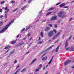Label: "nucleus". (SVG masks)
<instances>
[{
    "label": "nucleus",
    "instance_id": "obj_1",
    "mask_svg": "<svg viewBox=\"0 0 74 74\" xmlns=\"http://www.w3.org/2000/svg\"><path fill=\"white\" fill-rule=\"evenodd\" d=\"M14 22V20H13L12 21H11L9 24L7 25L4 28H3L2 30H0V33H2L4 31H5L7 29L8 27L10 26V25L12 23H13Z\"/></svg>",
    "mask_w": 74,
    "mask_h": 74
},
{
    "label": "nucleus",
    "instance_id": "obj_2",
    "mask_svg": "<svg viewBox=\"0 0 74 74\" xmlns=\"http://www.w3.org/2000/svg\"><path fill=\"white\" fill-rule=\"evenodd\" d=\"M53 32H55V34L56 33V30L55 29H53V31H50L48 32V37H52V36L53 34Z\"/></svg>",
    "mask_w": 74,
    "mask_h": 74
},
{
    "label": "nucleus",
    "instance_id": "obj_3",
    "mask_svg": "<svg viewBox=\"0 0 74 74\" xmlns=\"http://www.w3.org/2000/svg\"><path fill=\"white\" fill-rule=\"evenodd\" d=\"M71 62V60H68L64 62V66H66L69 63H70Z\"/></svg>",
    "mask_w": 74,
    "mask_h": 74
},
{
    "label": "nucleus",
    "instance_id": "obj_4",
    "mask_svg": "<svg viewBox=\"0 0 74 74\" xmlns=\"http://www.w3.org/2000/svg\"><path fill=\"white\" fill-rule=\"evenodd\" d=\"M55 20H57V16H52L50 19L51 21H55Z\"/></svg>",
    "mask_w": 74,
    "mask_h": 74
},
{
    "label": "nucleus",
    "instance_id": "obj_5",
    "mask_svg": "<svg viewBox=\"0 0 74 74\" xmlns=\"http://www.w3.org/2000/svg\"><path fill=\"white\" fill-rule=\"evenodd\" d=\"M63 13H64L63 12H62V11H61L59 12L58 13V17H61L62 16L61 15H62V14H63Z\"/></svg>",
    "mask_w": 74,
    "mask_h": 74
},
{
    "label": "nucleus",
    "instance_id": "obj_6",
    "mask_svg": "<svg viewBox=\"0 0 74 74\" xmlns=\"http://www.w3.org/2000/svg\"><path fill=\"white\" fill-rule=\"evenodd\" d=\"M69 45V44L68 43V42H67V40H66V42H65L64 48H66L68 47Z\"/></svg>",
    "mask_w": 74,
    "mask_h": 74
},
{
    "label": "nucleus",
    "instance_id": "obj_7",
    "mask_svg": "<svg viewBox=\"0 0 74 74\" xmlns=\"http://www.w3.org/2000/svg\"><path fill=\"white\" fill-rule=\"evenodd\" d=\"M53 47V45H52V46H50V47H49L47 49V50L44 51V52H47V51H48V50H49V49H51V48H52V47Z\"/></svg>",
    "mask_w": 74,
    "mask_h": 74
},
{
    "label": "nucleus",
    "instance_id": "obj_8",
    "mask_svg": "<svg viewBox=\"0 0 74 74\" xmlns=\"http://www.w3.org/2000/svg\"><path fill=\"white\" fill-rule=\"evenodd\" d=\"M50 28L49 27H47L45 28V31H49L50 30Z\"/></svg>",
    "mask_w": 74,
    "mask_h": 74
},
{
    "label": "nucleus",
    "instance_id": "obj_9",
    "mask_svg": "<svg viewBox=\"0 0 74 74\" xmlns=\"http://www.w3.org/2000/svg\"><path fill=\"white\" fill-rule=\"evenodd\" d=\"M11 47V46H10V45H8V46L5 47L4 48L5 49H9Z\"/></svg>",
    "mask_w": 74,
    "mask_h": 74
},
{
    "label": "nucleus",
    "instance_id": "obj_10",
    "mask_svg": "<svg viewBox=\"0 0 74 74\" xmlns=\"http://www.w3.org/2000/svg\"><path fill=\"white\" fill-rule=\"evenodd\" d=\"M23 44H24V42L22 43H20L17 45H16V47H19L20 46H21V45H23Z\"/></svg>",
    "mask_w": 74,
    "mask_h": 74
},
{
    "label": "nucleus",
    "instance_id": "obj_11",
    "mask_svg": "<svg viewBox=\"0 0 74 74\" xmlns=\"http://www.w3.org/2000/svg\"><path fill=\"white\" fill-rule=\"evenodd\" d=\"M37 59H35L34 60L30 63V64H32L33 63H34L36 61Z\"/></svg>",
    "mask_w": 74,
    "mask_h": 74
},
{
    "label": "nucleus",
    "instance_id": "obj_12",
    "mask_svg": "<svg viewBox=\"0 0 74 74\" xmlns=\"http://www.w3.org/2000/svg\"><path fill=\"white\" fill-rule=\"evenodd\" d=\"M60 46H58L56 48V50H55V52H58V50H59V47H60Z\"/></svg>",
    "mask_w": 74,
    "mask_h": 74
},
{
    "label": "nucleus",
    "instance_id": "obj_13",
    "mask_svg": "<svg viewBox=\"0 0 74 74\" xmlns=\"http://www.w3.org/2000/svg\"><path fill=\"white\" fill-rule=\"evenodd\" d=\"M70 51H74V46H72L71 47Z\"/></svg>",
    "mask_w": 74,
    "mask_h": 74
},
{
    "label": "nucleus",
    "instance_id": "obj_14",
    "mask_svg": "<svg viewBox=\"0 0 74 74\" xmlns=\"http://www.w3.org/2000/svg\"><path fill=\"white\" fill-rule=\"evenodd\" d=\"M47 56H46L45 57H43L42 59V60H46L47 59Z\"/></svg>",
    "mask_w": 74,
    "mask_h": 74
},
{
    "label": "nucleus",
    "instance_id": "obj_15",
    "mask_svg": "<svg viewBox=\"0 0 74 74\" xmlns=\"http://www.w3.org/2000/svg\"><path fill=\"white\" fill-rule=\"evenodd\" d=\"M51 13H52L51 12H49L46 15V16H48V15H50L51 14Z\"/></svg>",
    "mask_w": 74,
    "mask_h": 74
},
{
    "label": "nucleus",
    "instance_id": "obj_16",
    "mask_svg": "<svg viewBox=\"0 0 74 74\" xmlns=\"http://www.w3.org/2000/svg\"><path fill=\"white\" fill-rule=\"evenodd\" d=\"M54 7H53L52 8H51L49 9L48 10V11H51V10H54Z\"/></svg>",
    "mask_w": 74,
    "mask_h": 74
},
{
    "label": "nucleus",
    "instance_id": "obj_17",
    "mask_svg": "<svg viewBox=\"0 0 74 74\" xmlns=\"http://www.w3.org/2000/svg\"><path fill=\"white\" fill-rule=\"evenodd\" d=\"M65 5V3H62L60 5V7H63Z\"/></svg>",
    "mask_w": 74,
    "mask_h": 74
},
{
    "label": "nucleus",
    "instance_id": "obj_18",
    "mask_svg": "<svg viewBox=\"0 0 74 74\" xmlns=\"http://www.w3.org/2000/svg\"><path fill=\"white\" fill-rule=\"evenodd\" d=\"M16 40H17V39L16 40L12 41L11 42V44H15L16 43Z\"/></svg>",
    "mask_w": 74,
    "mask_h": 74
},
{
    "label": "nucleus",
    "instance_id": "obj_19",
    "mask_svg": "<svg viewBox=\"0 0 74 74\" xmlns=\"http://www.w3.org/2000/svg\"><path fill=\"white\" fill-rule=\"evenodd\" d=\"M26 68H25L23 69L21 71V73H23V72H24V71H26Z\"/></svg>",
    "mask_w": 74,
    "mask_h": 74
},
{
    "label": "nucleus",
    "instance_id": "obj_20",
    "mask_svg": "<svg viewBox=\"0 0 74 74\" xmlns=\"http://www.w3.org/2000/svg\"><path fill=\"white\" fill-rule=\"evenodd\" d=\"M60 32H58L57 34L55 35L56 37H58L60 35Z\"/></svg>",
    "mask_w": 74,
    "mask_h": 74
},
{
    "label": "nucleus",
    "instance_id": "obj_21",
    "mask_svg": "<svg viewBox=\"0 0 74 74\" xmlns=\"http://www.w3.org/2000/svg\"><path fill=\"white\" fill-rule=\"evenodd\" d=\"M9 11H10V9H8L7 10H6L5 12V14H7V12H9Z\"/></svg>",
    "mask_w": 74,
    "mask_h": 74
},
{
    "label": "nucleus",
    "instance_id": "obj_22",
    "mask_svg": "<svg viewBox=\"0 0 74 74\" xmlns=\"http://www.w3.org/2000/svg\"><path fill=\"white\" fill-rule=\"evenodd\" d=\"M40 34V36L42 37H43L44 36L43 35V33L42 32H41Z\"/></svg>",
    "mask_w": 74,
    "mask_h": 74
},
{
    "label": "nucleus",
    "instance_id": "obj_23",
    "mask_svg": "<svg viewBox=\"0 0 74 74\" xmlns=\"http://www.w3.org/2000/svg\"><path fill=\"white\" fill-rule=\"evenodd\" d=\"M3 23H4L3 22H0V25L1 26H2V25H3Z\"/></svg>",
    "mask_w": 74,
    "mask_h": 74
},
{
    "label": "nucleus",
    "instance_id": "obj_24",
    "mask_svg": "<svg viewBox=\"0 0 74 74\" xmlns=\"http://www.w3.org/2000/svg\"><path fill=\"white\" fill-rule=\"evenodd\" d=\"M49 26V27H52V25L51 24H49L48 25Z\"/></svg>",
    "mask_w": 74,
    "mask_h": 74
},
{
    "label": "nucleus",
    "instance_id": "obj_25",
    "mask_svg": "<svg viewBox=\"0 0 74 74\" xmlns=\"http://www.w3.org/2000/svg\"><path fill=\"white\" fill-rule=\"evenodd\" d=\"M20 71V69H18V70L16 71L15 72V73L17 74V73H18V72H19V71Z\"/></svg>",
    "mask_w": 74,
    "mask_h": 74
},
{
    "label": "nucleus",
    "instance_id": "obj_26",
    "mask_svg": "<svg viewBox=\"0 0 74 74\" xmlns=\"http://www.w3.org/2000/svg\"><path fill=\"white\" fill-rule=\"evenodd\" d=\"M5 10H8V6H6L4 9Z\"/></svg>",
    "mask_w": 74,
    "mask_h": 74
},
{
    "label": "nucleus",
    "instance_id": "obj_27",
    "mask_svg": "<svg viewBox=\"0 0 74 74\" xmlns=\"http://www.w3.org/2000/svg\"><path fill=\"white\" fill-rule=\"evenodd\" d=\"M4 3H5V1H2V2H1L0 4H4Z\"/></svg>",
    "mask_w": 74,
    "mask_h": 74
},
{
    "label": "nucleus",
    "instance_id": "obj_28",
    "mask_svg": "<svg viewBox=\"0 0 74 74\" xmlns=\"http://www.w3.org/2000/svg\"><path fill=\"white\" fill-rule=\"evenodd\" d=\"M26 6H25L24 7H23L22 8H21V10H24L25 8H26Z\"/></svg>",
    "mask_w": 74,
    "mask_h": 74
},
{
    "label": "nucleus",
    "instance_id": "obj_29",
    "mask_svg": "<svg viewBox=\"0 0 74 74\" xmlns=\"http://www.w3.org/2000/svg\"><path fill=\"white\" fill-rule=\"evenodd\" d=\"M39 67H38V69H41V67H42V64H40L39 65Z\"/></svg>",
    "mask_w": 74,
    "mask_h": 74
},
{
    "label": "nucleus",
    "instance_id": "obj_30",
    "mask_svg": "<svg viewBox=\"0 0 74 74\" xmlns=\"http://www.w3.org/2000/svg\"><path fill=\"white\" fill-rule=\"evenodd\" d=\"M65 16H66V15H65V14H63V16H62V18L63 19V18H64Z\"/></svg>",
    "mask_w": 74,
    "mask_h": 74
},
{
    "label": "nucleus",
    "instance_id": "obj_31",
    "mask_svg": "<svg viewBox=\"0 0 74 74\" xmlns=\"http://www.w3.org/2000/svg\"><path fill=\"white\" fill-rule=\"evenodd\" d=\"M9 52V50H7L4 53V55H5V54H6L7 53H8V52Z\"/></svg>",
    "mask_w": 74,
    "mask_h": 74
},
{
    "label": "nucleus",
    "instance_id": "obj_32",
    "mask_svg": "<svg viewBox=\"0 0 74 74\" xmlns=\"http://www.w3.org/2000/svg\"><path fill=\"white\" fill-rule=\"evenodd\" d=\"M55 28H56L58 27V25L57 24H55L54 25Z\"/></svg>",
    "mask_w": 74,
    "mask_h": 74
},
{
    "label": "nucleus",
    "instance_id": "obj_33",
    "mask_svg": "<svg viewBox=\"0 0 74 74\" xmlns=\"http://www.w3.org/2000/svg\"><path fill=\"white\" fill-rule=\"evenodd\" d=\"M56 36H54L53 37V38H52V40H54V39H55V38H56Z\"/></svg>",
    "mask_w": 74,
    "mask_h": 74
},
{
    "label": "nucleus",
    "instance_id": "obj_34",
    "mask_svg": "<svg viewBox=\"0 0 74 74\" xmlns=\"http://www.w3.org/2000/svg\"><path fill=\"white\" fill-rule=\"evenodd\" d=\"M71 37H72V35L69 38V40H71Z\"/></svg>",
    "mask_w": 74,
    "mask_h": 74
},
{
    "label": "nucleus",
    "instance_id": "obj_35",
    "mask_svg": "<svg viewBox=\"0 0 74 74\" xmlns=\"http://www.w3.org/2000/svg\"><path fill=\"white\" fill-rule=\"evenodd\" d=\"M18 10V8H16V9H15L13 11V12H15V11H16V10Z\"/></svg>",
    "mask_w": 74,
    "mask_h": 74
},
{
    "label": "nucleus",
    "instance_id": "obj_36",
    "mask_svg": "<svg viewBox=\"0 0 74 74\" xmlns=\"http://www.w3.org/2000/svg\"><path fill=\"white\" fill-rule=\"evenodd\" d=\"M39 70V69H37L35 70V71L36 72H37V71H38Z\"/></svg>",
    "mask_w": 74,
    "mask_h": 74
},
{
    "label": "nucleus",
    "instance_id": "obj_37",
    "mask_svg": "<svg viewBox=\"0 0 74 74\" xmlns=\"http://www.w3.org/2000/svg\"><path fill=\"white\" fill-rule=\"evenodd\" d=\"M69 49H70V47H68L65 49V50H66V51L69 50Z\"/></svg>",
    "mask_w": 74,
    "mask_h": 74
},
{
    "label": "nucleus",
    "instance_id": "obj_38",
    "mask_svg": "<svg viewBox=\"0 0 74 74\" xmlns=\"http://www.w3.org/2000/svg\"><path fill=\"white\" fill-rule=\"evenodd\" d=\"M30 27H29L27 28L26 29L25 31H27V30H29V29H30Z\"/></svg>",
    "mask_w": 74,
    "mask_h": 74
},
{
    "label": "nucleus",
    "instance_id": "obj_39",
    "mask_svg": "<svg viewBox=\"0 0 74 74\" xmlns=\"http://www.w3.org/2000/svg\"><path fill=\"white\" fill-rule=\"evenodd\" d=\"M69 8V6H64L63 7L64 8Z\"/></svg>",
    "mask_w": 74,
    "mask_h": 74
},
{
    "label": "nucleus",
    "instance_id": "obj_40",
    "mask_svg": "<svg viewBox=\"0 0 74 74\" xmlns=\"http://www.w3.org/2000/svg\"><path fill=\"white\" fill-rule=\"evenodd\" d=\"M25 30V28L23 29H22V30H21V32H23V31H24V30Z\"/></svg>",
    "mask_w": 74,
    "mask_h": 74
},
{
    "label": "nucleus",
    "instance_id": "obj_41",
    "mask_svg": "<svg viewBox=\"0 0 74 74\" xmlns=\"http://www.w3.org/2000/svg\"><path fill=\"white\" fill-rule=\"evenodd\" d=\"M14 51L13 52H11L10 53V55H11L12 54H13V53H14Z\"/></svg>",
    "mask_w": 74,
    "mask_h": 74
},
{
    "label": "nucleus",
    "instance_id": "obj_42",
    "mask_svg": "<svg viewBox=\"0 0 74 74\" xmlns=\"http://www.w3.org/2000/svg\"><path fill=\"white\" fill-rule=\"evenodd\" d=\"M19 67V65L18 64V66H16V69H18V67Z\"/></svg>",
    "mask_w": 74,
    "mask_h": 74
},
{
    "label": "nucleus",
    "instance_id": "obj_43",
    "mask_svg": "<svg viewBox=\"0 0 74 74\" xmlns=\"http://www.w3.org/2000/svg\"><path fill=\"white\" fill-rule=\"evenodd\" d=\"M4 17L5 18H7V14H5Z\"/></svg>",
    "mask_w": 74,
    "mask_h": 74
},
{
    "label": "nucleus",
    "instance_id": "obj_44",
    "mask_svg": "<svg viewBox=\"0 0 74 74\" xmlns=\"http://www.w3.org/2000/svg\"><path fill=\"white\" fill-rule=\"evenodd\" d=\"M14 3H15V1H11V3L12 4H14Z\"/></svg>",
    "mask_w": 74,
    "mask_h": 74
},
{
    "label": "nucleus",
    "instance_id": "obj_45",
    "mask_svg": "<svg viewBox=\"0 0 74 74\" xmlns=\"http://www.w3.org/2000/svg\"><path fill=\"white\" fill-rule=\"evenodd\" d=\"M60 4V3H58L57 4H56V5H59V4Z\"/></svg>",
    "mask_w": 74,
    "mask_h": 74
},
{
    "label": "nucleus",
    "instance_id": "obj_46",
    "mask_svg": "<svg viewBox=\"0 0 74 74\" xmlns=\"http://www.w3.org/2000/svg\"><path fill=\"white\" fill-rule=\"evenodd\" d=\"M2 11H3V10L0 9V12H2Z\"/></svg>",
    "mask_w": 74,
    "mask_h": 74
},
{
    "label": "nucleus",
    "instance_id": "obj_47",
    "mask_svg": "<svg viewBox=\"0 0 74 74\" xmlns=\"http://www.w3.org/2000/svg\"><path fill=\"white\" fill-rule=\"evenodd\" d=\"M73 19V18L72 17L69 20V21L70 22V21H71V20Z\"/></svg>",
    "mask_w": 74,
    "mask_h": 74
},
{
    "label": "nucleus",
    "instance_id": "obj_48",
    "mask_svg": "<svg viewBox=\"0 0 74 74\" xmlns=\"http://www.w3.org/2000/svg\"><path fill=\"white\" fill-rule=\"evenodd\" d=\"M45 22V20H43L42 21V23H43V22Z\"/></svg>",
    "mask_w": 74,
    "mask_h": 74
},
{
    "label": "nucleus",
    "instance_id": "obj_49",
    "mask_svg": "<svg viewBox=\"0 0 74 74\" xmlns=\"http://www.w3.org/2000/svg\"><path fill=\"white\" fill-rule=\"evenodd\" d=\"M16 62H17V61H16V60H15L14 62V63H16Z\"/></svg>",
    "mask_w": 74,
    "mask_h": 74
},
{
    "label": "nucleus",
    "instance_id": "obj_50",
    "mask_svg": "<svg viewBox=\"0 0 74 74\" xmlns=\"http://www.w3.org/2000/svg\"><path fill=\"white\" fill-rule=\"evenodd\" d=\"M27 35L28 37H29L30 36V33H29Z\"/></svg>",
    "mask_w": 74,
    "mask_h": 74
},
{
    "label": "nucleus",
    "instance_id": "obj_51",
    "mask_svg": "<svg viewBox=\"0 0 74 74\" xmlns=\"http://www.w3.org/2000/svg\"><path fill=\"white\" fill-rule=\"evenodd\" d=\"M58 41L59 40L58 39L55 42V43H56V42H58Z\"/></svg>",
    "mask_w": 74,
    "mask_h": 74
},
{
    "label": "nucleus",
    "instance_id": "obj_52",
    "mask_svg": "<svg viewBox=\"0 0 74 74\" xmlns=\"http://www.w3.org/2000/svg\"><path fill=\"white\" fill-rule=\"evenodd\" d=\"M32 38H33V37H31V38L29 39V40L30 41L32 39Z\"/></svg>",
    "mask_w": 74,
    "mask_h": 74
},
{
    "label": "nucleus",
    "instance_id": "obj_53",
    "mask_svg": "<svg viewBox=\"0 0 74 74\" xmlns=\"http://www.w3.org/2000/svg\"><path fill=\"white\" fill-rule=\"evenodd\" d=\"M42 42H43V41H42L41 42H39V44H42Z\"/></svg>",
    "mask_w": 74,
    "mask_h": 74
},
{
    "label": "nucleus",
    "instance_id": "obj_54",
    "mask_svg": "<svg viewBox=\"0 0 74 74\" xmlns=\"http://www.w3.org/2000/svg\"><path fill=\"white\" fill-rule=\"evenodd\" d=\"M32 0H29L28 2V3H30V2L31 1H32Z\"/></svg>",
    "mask_w": 74,
    "mask_h": 74
},
{
    "label": "nucleus",
    "instance_id": "obj_55",
    "mask_svg": "<svg viewBox=\"0 0 74 74\" xmlns=\"http://www.w3.org/2000/svg\"><path fill=\"white\" fill-rule=\"evenodd\" d=\"M51 62H50V61H49L48 63V64H51Z\"/></svg>",
    "mask_w": 74,
    "mask_h": 74
},
{
    "label": "nucleus",
    "instance_id": "obj_56",
    "mask_svg": "<svg viewBox=\"0 0 74 74\" xmlns=\"http://www.w3.org/2000/svg\"><path fill=\"white\" fill-rule=\"evenodd\" d=\"M45 56V54H43V55H42V57H43V56Z\"/></svg>",
    "mask_w": 74,
    "mask_h": 74
},
{
    "label": "nucleus",
    "instance_id": "obj_57",
    "mask_svg": "<svg viewBox=\"0 0 74 74\" xmlns=\"http://www.w3.org/2000/svg\"><path fill=\"white\" fill-rule=\"evenodd\" d=\"M41 40V37H39V39H38V40Z\"/></svg>",
    "mask_w": 74,
    "mask_h": 74
},
{
    "label": "nucleus",
    "instance_id": "obj_58",
    "mask_svg": "<svg viewBox=\"0 0 74 74\" xmlns=\"http://www.w3.org/2000/svg\"><path fill=\"white\" fill-rule=\"evenodd\" d=\"M19 35H17L16 36V38H18L19 37Z\"/></svg>",
    "mask_w": 74,
    "mask_h": 74
},
{
    "label": "nucleus",
    "instance_id": "obj_59",
    "mask_svg": "<svg viewBox=\"0 0 74 74\" xmlns=\"http://www.w3.org/2000/svg\"><path fill=\"white\" fill-rule=\"evenodd\" d=\"M52 59H51L50 60V62H52Z\"/></svg>",
    "mask_w": 74,
    "mask_h": 74
},
{
    "label": "nucleus",
    "instance_id": "obj_60",
    "mask_svg": "<svg viewBox=\"0 0 74 74\" xmlns=\"http://www.w3.org/2000/svg\"><path fill=\"white\" fill-rule=\"evenodd\" d=\"M53 56L52 57V58H51V59H52V60L53 59Z\"/></svg>",
    "mask_w": 74,
    "mask_h": 74
},
{
    "label": "nucleus",
    "instance_id": "obj_61",
    "mask_svg": "<svg viewBox=\"0 0 74 74\" xmlns=\"http://www.w3.org/2000/svg\"><path fill=\"white\" fill-rule=\"evenodd\" d=\"M2 17H3V16H0V18H2Z\"/></svg>",
    "mask_w": 74,
    "mask_h": 74
},
{
    "label": "nucleus",
    "instance_id": "obj_62",
    "mask_svg": "<svg viewBox=\"0 0 74 74\" xmlns=\"http://www.w3.org/2000/svg\"><path fill=\"white\" fill-rule=\"evenodd\" d=\"M29 53V51H28L26 53V54H27V53Z\"/></svg>",
    "mask_w": 74,
    "mask_h": 74
},
{
    "label": "nucleus",
    "instance_id": "obj_63",
    "mask_svg": "<svg viewBox=\"0 0 74 74\" xmlns=\"http://www.w3.org/2000/svg\"><path fill=\"white\" fill-rule=\"evenodd\" d=\"M72 67V69H74V66H73Z\"/></svg>",
    "mask_w": 74,
    "mask_h": 74
},
{
    "label": "nucleus",
    "instance_id": "obj_64",
    "mask_svg": "<svg viewBox=\"0 0 74 74\" xmlns=\"http://www.w3.org/2000/svg\"><path fill=\"white\" fill-rule=\"evenodd\" d=\"M45 67H44L43 70H45Z\"/></svg>",
    "mask_w": 74,
    "mask_h": 74
}]
</instances>
